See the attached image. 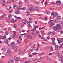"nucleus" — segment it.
I'll list each match as a JSON object with an SVG mask.
<instances>
[{"label": "nucleus", "instance_id": "f257e3e1", "mask_svg": "<svg viewBox=\"0 0 63 63\" xmlns=\"http://www.w3.org/2000/svg\"><path fill=\"white\" fill-rule=\"evenodd\" d=\"M13 53V52L11 51L10 50H9L6 52V53L5 54L6 56H9L11 54H12Z\"/></svg>", "mask_w": 63, "mask_h": 63}, {"label": "nucleus", "instance_id": "f03ea898", "mask_svg": "<svg viewBox=\"0 0 63 63\" xmlns=\"http://www.w3.org/2000/svg\"><path fill=\"white\" fill-rule=\"evenodd\" d=\"M24 21L26 23H27L28 24H30V23H32V22L31 21H27L26 20H24Z\"/></svg>", "mask_w": 63, "mask_h": 63}, {"label": "nucleus", "instance_id": "7ed1b4c3", "mask_svg": "<svg viewBox=\"0 0 63 63\" xmlns=\"http://www.w3.org/2000/svg\"><path fill=\"white\" fill-rule=\"evenodd\" d=\"M60 39L59 40H57L58 43H61L63 42V38H60Z\"/></svg>", "mask_w": 63, "mask_h": 63}, {"label": "nucleus", "instance_id": "20e7f679", "mask_svg": "<svg viewBox=\"0 0 63 63\" xmlns=\"http://www.w3.org/2000/svg\"><path fill=\"white\" fill-rule=\"evenodd\" d=\"M52 41L51 43L53 45H55L56 44L54 42V41H55V38H53L52 39Z\"/></svg>", "mask_w": 63, "mask_h": 63}, {"label": "nucleus", "instance_id": "39448f33", "mask_svg": "<svg viewBox=\"0 0 63 63\" xmlns=\"http://www.w3.org/2000/svg\"><path fill=\"white\" fill-rule=\"evenodd\" d=\"M17 51H22V50H21L20 49H18L17 48H16V49L14 50V51H15V52Z\"/></svg>", "mask_w": 63, "mask_h": 63}, {"label": "nucleus", "instance_id": "423d86ee", "mask_svg": "<svg viewBox=\"0 0 63 63\" xmlns=\"http://www.w3.org/2000/svg\"><path fill=\"white\" fill-rule=\"evenodd\" d=\"M39 61H38V59H34L33 61L34 62L37 63L38 62H40V60H39Z\"/></svg>", "mask_w": 63, "mask_h": 63}, {"label": "nucleus", "instance_id": "0eeeda50", "mask_svg": "<svg viewBox=\"0 0 63 63\" xmlns=\"http://www.w3.org/2000/svg\"><path fill=\"white\" fill-rule=\"evenodd\" d=\"M58 56L59 58H61V59H60L61 60V59H62V58L63 57V56L62 55V54H59Z\"/></svg>", "mask_w": 63, "mask_h": 63}, {"label": "nucleus", "instance_id": "6e6552de", "mask_svg": "<svg viewBox=\"0 0 63 63\" xmlns=\"http://www.w3.org/2000/svg\"><path fill=\"white\" fill-rule=\"evenodd\" d=\"M2 2L3 4V6H5V4L6 3V2H5V0H3L2 1Z\"/></svg>", "mask_w": 63, "mask_h": 63}, {"label": "nucleus", "instance_id": "1a4fd4ad", "mask_svg": "<svg viewBox=\"0 0 63 63\" xmlns=\"http://www.w3.org/2000/svg\"><path fill=\"white\" fill-rule=\"evenodd\" d=\"M15 13L17 15H18L19 14V11L18 10H16L15 12Z\"/></svg>", "mask_w": 63, "mask_h": 63}, {"label": "nucleus", "instance_id": "9d476101", "mask_svg": "<svg viewBox=\"0 0 63 63\" xmlns=\"http://www.w3.org/2000/svg\"><path fill=\"white\" fill-rule=\"evenodd\" d=\"M4 42L6 44H8L9 43V41H8V40L5 39L4 40Z\"/></svg>", "mask_w": 63, "mask_h": 63}, {"label": "nucleus", "instance_id": "9b49d317", "mask_svg": "<svg viewBox=\"0 0 63 63\" xmlns=\"http://www.w3.org/2000/svg\"><path fill=\"white\" fill-rule=\"evenodd\" d=\"M19 59V57H16L15 59V61L16 62H17Z\"/></svg>", "mask_w": 63, "mask_h": 63}, {"label": "nucleus", "instance_id": "f8f14e48", "mask_svg": "<svg viewBox=\"0 0 63 63\" xmlns=\"http://www.w3.org/2000/svg\"><path fill=\"white\" fill-rule=\"evenodd\" d=\"M58 13H54V16L55 17L57 16H58Z\"/></svg>", "mask_w": 63, "mask_h": 63}, {"label": "nucleus", "instance_id": "ddd939ff", "mask_svg": "<svg viewBox=\"0 0 63 63\" xmlns=\"http://www.w3.org/2000/svg\"><path fill=\"white\" fill-rule=\"evenodd\" d=\"M61 3V1L60 0H59L57 1L56 3V4H57L58 5H60V4H62V3L59 4V3Z\"/></svg>", "mask_w": 63, "mask_h": 63}, {"label": "nucleus", "instance_id": "4468645a", "mask_svg": "<svg viewBox=\"0 0 63 63\" xmlns=\"http://www.w3.org/2000/svg\"><path fill=\"white\" fill-rule=\"evenodd\" d=\"M55 49H57V50H58L59 49H58V45H56L55 46Z\"/></svg>", "mask_w": 63, "mask_h": 63}, {"label": "nucleus", "instance_id": "2eb2a0df", "mask_svg": "<svg viewBox=\"0 0 63 63\" xmlns=\"http://www.w3.org/2000/svg\"><path fill=\"white\" fill-rule=\"evenodd\" d=\"M21 6H19L17 7V9L18 10H21Z\"/></svg>", "mask_w": 63, "mask_h": 63}, {"label": "nucleus", "instance_id": "dca6fc26", "mask_svg": "<svg viewBox=\"0 0 63 63\" xmlns=\"http://www.w3.org/2000/svg\"><path fill=\"white\" fill-rule=\"evenodd\" d=\"M29 9L31 11H34L35 10V9L34 8H32L31 7L29 8Z\"/></svg>", "mask_w": 63, "mask_h": 63}, {"label": "nucleus", "instance_id": "f3484780", "mask_svg": "<svg viewBox=\"0 0 63 63\" xmlns=\"http://www.w3.org/2000/svg\"><path fill=\"white\" fill-rule=\"evenodd\" d=\"M6 38V35H4L2 37V39H3V40H4Z\"/></svg>", "mask_w": 63, "mask_h": 63}, {"label": "nucleus", "instance_id": "a211bd4d", "mask_svg": "<svg viewBox=\"0 0 63 63\" xmlns=\"http://www.w3.org/2000/svg\"><path fill=\"white\" fill-rule=\"evenodd\" d=\"M16 47V45H14V46H12L11 47L12 49H15V48Z\"/></svg>", "mask_w": 63, "mask_h": 63}, {"label": "nucleus", "instance_id": "6ab92c4d", "mask_svg": "<svg viewBox=\"0 0 63 63\" xmlns=\"http://www.w3.org/2000/svg\"><path fill=\"white\" fill-rule=\"evenodd\" d=\"M11 45L12 46H16V44H15V43L14 42H12L11 44Z\"/></svg>", "mask_w": 63, "mask_h": 63}, {"label": "nucleus", "instance_id": "aec40b11", "mask_svg": "<svg viewBox=\"0 0 63 63\" xmlns=\"http://www.w3.org/2000/svg\"><path fill=\"white\" fill-rule=\"evenodd\" d=\"M53 29L54 30L56 31H57V30H58V29L57 27H54Z\"/></svg>", "mask_w": 63, "mask_h": 63}, {"label": "nucleus", "instance_id": "412c9836", "mask_svg": "<svg viewBox=\"0 0 63 63\" xmlns=\"http://www.w3.org/2000/svg\"><path fill=\"white\" fill-rule=\"evenodd\" d=\"M55 27L58 29V28L60 27V25L59 24H57Z\"/></svg>", "mask_w": 63, "mask_h": 63}, {"label": "nucleus", "instance_id": "4be33fe9", "mask_svg": "<svg viewBox=\"0 0 63 63\" xmlns=\"http://www.w3.org/2000/svg\"><path fill=\"white\" fill-rule=\"evenodd\" d=\"M39 36L40 39H45V37H43V36H41L39 34Z\"/></svg>", "mask_w": 63, "mask_h": 63}, {"label": "nucleus", "instance_id": "5701e85b", "mask_svg": "<svg viewBox=\"0 0 63 63\" xmlns=\"http://www.w3.org/2000/svg\"><path fill=\"white\" fill-rule=\"evenodd\" d=\"M53 21V20H50L48 22V23H50V24H51V23H52V22Z\"/></svg>", "mask_w": 63, "mask_h": 63}, {"label": "nucleus", "instance_id": "b1692460", "mask_svg": "<svg viewBox=\"0 0 63 63\" xmlns=\"http://www.w3.org/2000/svg\"><path fill=\"white\" fill-rule=\"evenodd\" d=\"M26 13H27V16H28L29 15H30V13H29V12H28V11H27L26 12Z\"/></svg>", "mask_w": 63, "mask_h": 63}, {"label": "nucleus", "instance_id": "393cba45", "mask_svg": "<svg viewBox=\"0 0 63 63\" xmlns=\"http://www.w3.org/2000/svg\"><path fill=\"white\" fill-rule=\"evenodd\" d=\"M51 34V32H49L48 33V36H50Z\"/></svg>", "mask_w": 63, "mask_h": 63}, {"label": "nucleus", "instance_id": "a878e982", "mask_svg": "<svg viewBox=\"0 0 63 63\" xmlns=\"http://www.w3.org/2000/svg\"><path fill=\"white\" fill-rule=\"evenodd\" d=\"M53 21L55 22V23H57V21L56 19H54L53 20Z\"/></svg>", "mask_w": 63, "mask_h": 63}, {"label": "nucleus", "instance_id": "bb28decb", "mask_svg": "<svg viewBox=\"0 0 63 63\" xmlns=\"http://www.w3.org/2000/svg\"><path fill=\"white\" fill-rule=\"evenodd\" d=\"M19 3L20 5H22V4H23V3L21 1H19Z\"/></svg>", "mask_w": 63, "mask_h": 63}, {"label": "nucleus", "instance_id": "cd10ccee", "mask_svg": "<svg viewBox=\"0 0 63 63\" xmlns=\"http://www.w3.org/2000/svg\"><path fill=\"white\" fill-rule=\"evenodd\" d=\"M36 30V28H34L32 29L31 30L32 31H33V32H34Z\"/></svg>", "mask_w": 63, "mask_h": 63}, {"label": "nucleus", "instance_id": "c85d7f7f", "mask_svg": "<svg viewBox=\"0 0 63 63\" xmlns=\"http://www.w3.org/2000/svg\"><path fill=\"white\" fill-rule=\"evenodd\" d=\"M31 34H32V35H34V36L36 35V34H35V33H34V32H31Z\"/></svg>", "mask_w": 63, "mask_h": 63}, {"label": "nucleus", "instance_id": "c756f323", "mask_svg": "<svg viewBox=\"0 0 63 63\" xmlns=\"http://www.w3.org/2000/svg\"><path fill=\"white\" fill-rule=\"evenodd\" d=\"M59 61H61V63H63V59H61V60L59 59Z\"/></svg>", "mask_w": 63, "mask_h": 63}, {"label": "nucleus", "instance_id": "7c9ffc66", "mask_svg": "<svg viewBox=\"0 0 63 63\" xmlns=\"http://www.w3.org/2000/svg\"><path fill=\"white\" fill-rule=\"evenodd\" d=\"M44 54H45V53H41L40 54H39V56H41V55H44Z\"/></svg>", "mask_w": 63, "mask_h": 63}, {"label": "nucleus", "instance_id": "2f4dec72", "mask_svg": "<svg viewBox=\"0 0 63 63\" xmlns=\"http://www.w3.org/2000/svg\"><path fill=\"white\" fill-rule=\"evenodd\" d=\"M32 55H35L36 54H37V53H32Z\"/></svg>", "mask_w": 63, "mask_h": 63}, {"label": "nucleus", "instance_id": "473e14b6", "mask_svg": "<svg viewBox=\"0 0 63 63\" xmlns=\"http://www.w3.org/2000/svg\"><path fill=\"white\" fill-rule=\"evenodd\" d=\"M21 10H25V7H23V8H21Z\"/></svg>", "mask_w": 63, "mask_h": 63}, {"label": "nucleus", "instance_id": "72a5a7b5", "mask_svg": "<svg viewBox=\"0 0 63 63\" xmlns=\"http://www.w3.org/2000/svg\"><path fill=\"white\" fill-rule=\"evenodd\" d=\"M5 34L7 35L9 34V32L8 31H7L5 32Z\"/></svg>", "mask_w": 63, "mask_h": 63}, {"label": "nucleus", "instance_id": "f704fd0d", "mask_svg": "<svg viewBox=\"0 0 63 63\" xmlns=\"http://www.w3.org/2000/svg\"><path fill=\"white\" fill-rule=\"evenodd\" d=\"M12 2H14V0H9V3H12Z\"/></svg>", "mask_w": 63, "mask_h": 63}, {"label": "nucleus", "instance_id": "c9c22d12", "mask_svg": "<svg viewBox=\"0 0 63 63\" xmlns=\"http://www.w3.org/2000/svg\"><path fill=\"white\" fill-rule=\"evenodd\" d=\"M20 51H20V52H19V54H20V55H23V54Z\"/></svg>", "mask_w": 63, "mask_h": 63}, {"label": "nucleus", "instance_id": "e433bc0d", "mask_svg": "<svg viewBox=\"0 0 63 63\" xmlns=\"http://www.w3.org/2000/svg\"><path fill=\"white\" fill-rule=\"evenodd\" d=\"M9 61L11 63H12V62H13V59H11V60H10Z\"/></svg>", "mask_w": 63, "mask_h": 63}, {"label": "nucleus", "instance_id": "4c0bfd02", "mask_svg": "<svg viewBox=\"0 0 63 63\" xmlns=\"http://www.w3.org/2000/svg\"><path fill=\"white\" fill-rule=\"evenodd\" d=\"M12 16V15L11 14H10L9 15H8V17H11Z\"/></svg>", "mask_w": 63, "mask_h": 63}, {"label": "nucleus", "instance_id": "58836bf2", "mask_svg": "<svg viewBox=\"0 0 63 63\" xmlns=\"http://www.w3.org/2000/svg\"><path fill=\"white\" fill-rule=\"evenodd\" d=\"M29 62H30V61H25V63H29Z\"/></svg>", "mask_w": 63, "mask_h": 63}, {"label": "nucleus", "instance_id": "ea45409f", "mask_svg": "<svg viewBox=\"0 0 63 63\" xmlns=\"http://www.w3.org/2000/svg\"><path fill=\"white\" fill-rule=\"evenodd\" d=\"M11 22H14V19H11Z\"/></svg>", "mask_w": 63, "mask_h": 63}, {"label": "nucleus", "instance_id": "a19ab883", "mask_svg": "<svg viewBox=\"0 0 63 63\" xmlns=\"http://www.w3.org/2000/svg\"><path fill=\"white\" fill-rule=\"evenodd\" d=\"M44 4L45 6H47V1H46L45 2Z\"/></svg>", "mask_w": 63, "mask_h": 63}, {"label": "nucleus", "instance_id": "79ce46f5", "mask_svg": "<svg viewBox=\"0 0 63 63\" xmlns=\"http://www.w3.org/2000/svg\"><path fill=\"white\" fill-rule=\"evenodd\" d=\"M4 25L0 24V27H4Z\"/></svg>", "mask_w": 63, "mask_h": 63}, {"label": "nucleus", "instance_id": "37998d69", "mask_svg": "<svg viewBox=\"0 0 63 63\" xmlns=\"http://www.w3.org/2000/svg\"><path fill=\"white\" fill-rule=\"evenodd\" d=\"M14 28H17V27L16 26V25L14 24Z\"/></svg>", "mask_w": 63, "mask_h": 63}, {"label": "nucleus", "instance_id": "c03bdc74", "mask_svg": "<svg viewBox=\"0 0 63 63\" xmlns=\"http://www.w3.org/2000/svg\"><path fill=\"white\" fill-rule=\"evenodd\" d=\"M26 60V58H24L22 59V61H24V60Z\"/></svg>", "mask_w": 63, "mask_h": 63}, {"label": "nucleus", "instance_id": "a18cd8bd", "mask_svg": "<svg viewBox=\"0 0 63 63\" xmlns=\"http://www.w3.org/2000/svg\"><path fill=\"white\" fill-rule=\"evenodd\" d=\"M60 17H60V16H58L57 17V19H59L60 18Z\"/></svg>", "mask_w": 63, "mask_h": 63}, {"label": "nucleus", "instance_id": "49530a36", "mask_svg": "<svg viewBox=\"0 0 63 63\" xmlns=\"http://www.w3.org/2000/svg\"><path fill=\"white\" fill-rule=\"evenodd\" d=\"M5 16H6V15H4L1 17V18H3V17H4Z\"/></svg>", "mask_w": 63, "mask_h": 63}, {"label": "nucleus", "instance_id": "de8ad7c7", "mask_svg": "<svg viewBox=\"0 0 63 63\" xmlns=\"http://www.w3.org/2000/svg\"><path fill=\"white\" fill-rule=\"evenodd\" d=\"M50 50L51 51H53V48L52 47H51L50 49Z\"/></svg>", "mask_w": 63, "mask_h": 63}, {"label": "nucleus", "instance_id": "09e8293b", "mask_svg": "<svg viewBox=\"0 0 63 63\" xmlns=\"http://www.w3.org/2000/svg\"><path fill=\"white\" fill-rule=\"evenodd\" d=\"M51 34L52 35H54V34H55V32H51Z\"/></svg>", "mask_w": 63, "mask_h": 63}, {"label": "nucleus", "instance_id": "8fccbe9b", "mask_svg": "<svg viewBox=\"0 0 63 63\" xmlns=\"http://www.w3.org/2000/svg\"><path fill=\"white\" fill-rule=\"evenodd\" d=\"M0 33H2V34H3L4 32H3V31H0Z\"/></svg>", "mask_w": 63, "mask_h": 63}, {"label": "nucleus", "instance_id": "3c124183", "mask_svg": "<svg viewBox=\"0 0 63 63\" xmlns=\"http://www.w3.org/2000/svg\"><path fill=\"white\" fill-rule=\"evenodd\" d=\"M56 54H58L59 53V52L58 51H57L56 52Z\"/></svg>", "mask_w": 63, "mask_h": 63}, {"label": "nucleus", "instance_id": "603ef678", "mask_svg": "<svg viewBox=\"0 0 63 63\" xmlns=\"http://www.w3.org/2000/svg\"><path fill=\"white\" fill-rule=\"evenodd\" d=\"M1 49L2 50H6V49H5V48H3Z\"/></svg>", "mask_w": 63, "mask_h": 63}, {"label": "nucleus", "instance_id": "864d4df0", "mask_svg": "<svg viewBox=\"0 0 63 63\" xmlns=\"http://www.w3.org/2000/svg\"><path fill=\"white\" fill-rule=\"evenodd\" d=\"M14 16L15 17V18H16V19H18V17L16 16Z\"/></svg>", "mask_w": 63, "mask_h": 63}, {"label": "nucleus", "instance_id": "5fc2aeb1", "mask_svg": "<svg viewBox=\"0 0 63 63\" xmlns=\"http://www.w3.org/2000/svg\"><path fill=\"white\" fill-rule=\"evenodd\" d=\"M28 27H32V26L31 25H30V24H29L28 25Z\"/></svg>", "mask_w": 63, "mask_h": 63}, {"label": "nucleus", "instance_id": "6e6d98bb", "mask_svg": "<svg viewBox=\"0 0 63 63\" xmlns=\"http://www.w3.org/2000/svg\"><path fill=\"white\" fill-rule=\"evenodd\" d=\"M41 34L43 36H44L45 35V32L41 33Z\"/></svg>", "mask_w": 63, "mask_h": 63}, {"label": "nucleus", "instance_id": "4d7b16f0", "mask_svg": "<svg viewBox=\"0 0 63 63\" xmlns=\"http://www.w3.org/2000/svg\"><path fill=\"white\" fill-rule=\"evenodd\" d=\"M29 57H32V56H33V55H30L29 56Z\"/></svg>", "mask_w": 63, "mask_h": 63}, {"label": "nucleus", "instance_id": "13d9d810", "mask_svg": "<svg viewBox=\"0 0 63 63\" xmlns=\"http://www.w3.org/2000/svg\"><path fill=\"white\" fill-rule=\"evenodd\" d=\"M62 47H63L62 46V45H61L60 46L59 48H62Z\"/></svg>", "mask_w": 63, "mask_h": 63}, {"label": "nucleus", "instance_id": "bf43d9fd", "mask_svg": "<svg viewBox=\"0 0 63 63\" xmlns=\"http://www.w3.org/2000/svg\"><path fill=\"white\" fill-rule=\"evenodd\" d=\"M46 14H50V12H47L46 13Z\"/></svg>", "mask_w": 63, "mask_h": 63}, {"label": "nucleus", "instance_id": "052dcab7", "mask_svg": "<svg viewBox=\"0 0 63 63\" xmlns=\"http://www.w3.org/2000/svg\"><path fill=\"white\" fill-rule=\"evenodd\" d=\"M50 48V47L49 46L47 47H46V49H48V48Z\"/></svg>", "mask_w": 63, "mask_h": 63}, {"label": "nucleus", "instance_id": "680f3d73", "mask_svg": "<svg viewBox=\"0 0 63 63\" xmlns=\"http://www.w3.org/2000/svg\"><path fill=\"white\" fill-rule=\"evenodd\" d=\"M56 3H54V2H52L51 3V4L52 5H54V4H56Z\"/></svg>", "mask_w": 63, "mask_h": 63}, {"label": "nucleus", "instance_id": "e2e57ef3", "mask_svg": "<svg viewBox=\"0 0 63 63\" xmlns=\"http://www.w3.org/2000/svg\"><path fill=\"white\" fill-rule=\"evenodd\" d=\"M13 10H11V11H9V13H13Z\"/></svg>", "mask_w": 63, "mask_h": 63}, {"label": "nucleus", "instance_id": "0e129e2a", "mask_svg": "<svg viewBox=\"0 0 63 63\" xmlns=\"http://www.w3.org/2000/svg\"><path fill=\"white\" fill-rule=\"evenodd\" d=\"M35 9L36 10H38V7H36L35 8Z\"/></svg>", "mask_w": 63, "mask_h": 63}, {"label": "nucleus", "instance_id": "69168bd1", "mask_svg": "<svg viewBox=\"0 0 63 63\" xmlns=\"http://www.w3.org/2000/svg\"><path fill=\"white\" fill-rule=\"evenodd\" d=\"M50 24V25H51L52 26H53V25H54V24H54V23H53L52 24Z\"/></svg>", "mask_w": 63, "mask_h": 63}, {"label": "nucleus", "instance_id": "338daca9", "mask_svg": "<svg viewBox=\"0 0 63 63\" xmlns=\"http://www.w3.org/2000/svg\"><path fill=\"white\" fill-rule=\"evenodd\" d=\"M36 32V34H39V31H37Z\"/></svg>", "mask_w": 63, "mask_h": 63}, {"label": "nucleus", "instance_id": "774afa93", "mask_svg": "<svg viewBox=\"0 0 63 63\" xmlns=\"http://www.w3.org/2000/svg\"><path fill=\"white\" fill-rule=\"evenodd\" d=\"M45 20H47V17H46L45 18Z\"/></svg>", "mask_w": 63, "mask_h": 63}]
</instances>
